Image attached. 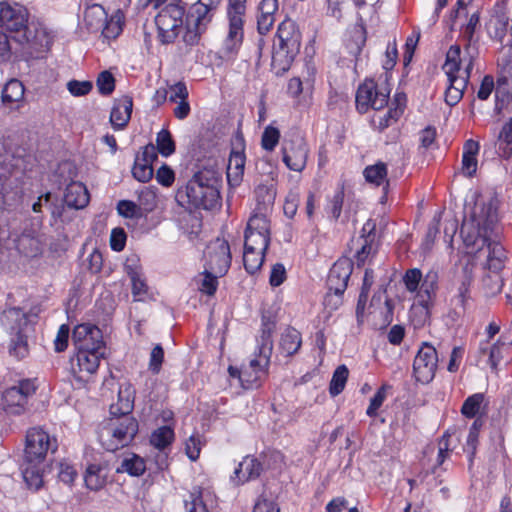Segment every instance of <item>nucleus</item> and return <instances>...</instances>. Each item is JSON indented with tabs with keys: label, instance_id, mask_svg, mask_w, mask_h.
I'll use <instances>...</instances> for the list:
<instances>
[{
	"label": "nucleus",
	"instance_id": "obj_22",
	"mask_svg": "<svg viewBox=\"0 0 512 512\" xmlns=\"http://www.w3.org/2000/svg\"><path fill=\"white\" fill-rule=\"evenodd\" d=\"M135 389L130 382L120 385L117 403L110 406V415H131L134 409Z\"/></svg>",
	"mask_w": 512,
	"mask_h": 512
},
{
	"label": "nucleus",
	"instance_id": "obj_43",
	"mask_svg": "<svg viewBox=\"0 0 512 512\" xmlns=\"http://www.w3.org/2000/svg\"><path fill=\"white\" fill-rule=\"evenodd\" d=\"M255 197L259 206L258 209L266 210L269 206L273 205L276 197V191L272 184H259L255 188Z\"/></svg>",
	"mask_w": 512,
	"mask_h": 512
},
{
	"label": "nucleus",
	"instance_id": "obj_24",
	"mask_svg": "<svg viewBox=\"0 0 512 512\" xmlns=\"http://www.w3.org/2000/svg\"><path fill=\"white\" fill-rule=\"evenodd\" d=\"M109 468L106 463H93L88 465L84 474V482L91 491L101 490L107 483Z\"/></svg>",
	"mask_w": 512,
	"mask_h": 512
},
{
	"label": "nucleus",
	"instance_id": "obj_42",
	"mask_svg": "<svg viewBox=\"0 0 512 512\" xmlns=\"http://www.w3.org/2000/svg\"><path fill=\"white\" fill-rule=\"evenodd\" d=\"M348 376L349 370L346 365H340L335 369L329 384V393L332 397L342 393L348 380Z\"/></svg>",
	"mask_w": 512,
	"mask_h": 512
},
{
	"label": "nucleus",
	"instance_id": "obj_30",
	"mask_svg": "<svg viewBox=\"0 0 512 512\" xmlns=\"http://www.w3.org/2000/svg\"><path fill=\"white\" fill-rule=\"evenodd\" d=\"M107 20L105 9L99 4L88 6L84 11V25L86 29L95 33L101 30Z\"/></svg>",
	"mask_w": 512,
	"mask_h": 512
},
{
	"label": "nucleus",
	"instance_id": "obj_54",
	"mask_svg": "<svg viewBox=\"0 0 512 512\" xmlns=\"http://www.w3.org/2000/svg\"><path fill=\"white\" fill-rule=\"evenodd\" d=\"M280 140V131L278 128L269 125L262 134L261 146L266 151H273Z\"/></svg>",
	"mask_w": 512,
	"mask_h": 512
},
{
	"label": "nucleus",
	"instance_id": "obj_35",
	"mask_svg": "<svg viewBox=\"0 0 512 512\" xmlns=\"http://www.w3.org/2000/svg\"><path fill=\"white\" fill-rule=\"evenodd\" d=\"M115 471L116 473H128L130 476L138 477L146 471V463L142 457L130 454L121 461Z\"/></svg>",
	"mask_w": 512,
	"mask_h": 512
},
{
	"label": "nucleus",
	"instance_id": "obj_37",
	"mask_svg": "<svg viewBox=\"0 0 512 512\" xmlns=\"http://www.w3.org/2000/svg\"><path fill=\"white\" fill-rule=\"evenodd\" d=\"M503 287V280L499 271L488 270L481 280V288L486 296L499 294Z\"/></svg>",
	"mask_w": 512,
	"mask_h": 512
},
{
	"label": "nucleus",
	"instance_id": "obj_28",
	"mask_svg": "<svg viewBox=\"0 0 512 512\" xmlns=\"http://www.w3.org/2000/svg\"><path fill=\"white\" fill-rule=\"evenodd\" d=\"M105 356V351L102 350H84L77 351L76 360L77 366L80 373H86L87 375L94 374L99 368L100 361Z\"/></svg>",
	"mask_w": 512,
	"mask_h": 512
},
{
	"label": "nucleus",
	"instance_id": "obj_38",
	"mask_svg": "<svg viewBox=\"0 0 512 512\" xmlns=\"http://www.w3.org/2000/svg\"><path fill=\"white\" fill-rule=\"evenodd\" d=\"M218 277L220 276L216 275L215 272H209L207 269H204V271L195 278L199 291L208 296H213L218 288Z\"/></svg>",
	"mask_w": 512,
	"mask_h": 512
},
{
	"label": "nucleus",
	"instance_id": "obj_33",
	"mask_svg": "<svg viewBox=\"0 0 512 512\" xmlns=\"http://www.w3.org/2000/svg\"><path fill=\"white\" fill-rule=\"evenodd\" d=\"M479 152V143L469 139L463 146L462 172L467 177H472L477 170V154Z\"/></svg>",
	"mask_w": 512,
	"mask_h": 512
},
{
	"label": "nucleus",
	"instance_id": "obj_14",
	"mask_svg": "<svg viewBox=\"0 0 512 512\" xmlns=\"http://www.w3.org/2000/svg\"><path fill=\"white\" fill-rule=\"evenodd\" d=\"M205 269L213 271L216 275L224 276L231 266V252L229 243L217 238L210 242L205 250Z\"/></svg>",
	"mask_w": 512,
	"mask_h": 512
},
{
	"label": "nucleus",
	"instance_id": "obj_63",
	"mask_svg": "<svg viewBox=\"0 0 512 512\" xmlns=\"http://www.w3.org/2000/svg\"><path fill=\"white\" fill-rule=\"evenodd\" d=\"M127 235L123 228H114L110 236V247L113 251L120 252L124 249Z\"/></svg>",
	"mask_w": 512,
	"mask_h": 512
},
{
	"label": "nucleus",
	"instance_id": "obj_56",
	"mask_svg": "<svg viewBox=\"0 0 512 512\" xmlns=\"http://www.w3.org/2000/svg\"><path fill=\"white\" fill-rule=\"evenodd\" d=\"M96 85L101 95H110L115 89V78L109 71H102L97 78Z\"/></svg>",
	"mask_w": 512,
	"mask_h": 512
},
{
	"label": "nucleus",
	"instance_id": "obj_29",
	"mask_svg": "<svg viewBox=\"0 0 512 512\" xmlns=\"http://www.w3.org/2000/svg\"><path fill=\"white\" fill-rule=\"evenodd\" d=\"M438 283V275L434 271H429L422 279L416 293L418 303L428 309L429 304L435 296Z\"/></svg>",
	"mask_w": 512,
	"mask_h": 512
},
{
	"label": "nucleus",
	"instance_id": "obj_11",
	"mask_svg": "<svg viewBox=\"0 0 512 512\" xmlns=\"http://www.w3.org/2000/svg\"><path fill=\"white\" fill-rule=\"evenodd\" d=\"M351 273L352 265L347 260L334 263L327 277L328 293L324 299L325 305L337 308L341 304V297L347 288Z\"/></svg>",
	"mask_w": 512,
	"mask_h": 512
},
{
	"label": "nucleus",
	"instance_id": "obj_49",
	"mask_svg": "<svg viewBox=\"0 0 512 512\" xmlns=\"http://www.w3.org/2000/svg\"><path fill=\"white\" fill-rule=\"evenodd\" d=\"M157 95L166 99L168 95V99L170 102H178L188 98V90L186 84L184 82H177L174 85L170 86L169 90L157 91Z\"/></svg>",
	"mask_w": 512,
	"mask_h": 512
},
{
	"label": "nucleus",
	"instance_id": "obj_12",
	"mask_svg": "<svg viewBox=\"0 0 512 512\" xmlns=\"http://www.w3.org/2000/svg\"><path fill=\"white\" fill-rule=\"evenodd\" d=\"M35 382L31 379H23L17 385L7 388L2 393V406L5 412L13 415H21L26 411L28 399L36 392Z\"/></svg>",
	"mask_w": 512,
	"mask_h": 512
},
{
	"label": "nucleus",
	"instance_id": "obj_4",
	"mask_svg": "<svg viewBox=\"0 0 512 512\" xmlns=\"http://www.w3.org/2000/svg\"><path fill=\"white\" fill-rule=\"evenodd\" d=\"M279 45L272 55V67L277 75L287 72L301 47V33L291 19L283 20L277 29Z\"/></svg>",
	"mask_w": 512,
	"mask_h": 512
},
{
	"label": "nucleus",
	"instance_id": "obj_3",
	"mask_svg": "<svg viewBox=\"0 0 512 512\" xmlns=\"http://www.w3.org/2000/svg\"><path fill=\"white\" fill-rule=\"evenodd\" d=\"M57 448V439L43 429L28 430L21 471L30 489L38 490L42 487L46 457L49 452H56Z\"/></svg>",
	"mask_w": 512,
	"mask_h": 512
},
{
	"label": "nucleus",
	"instance_id": "obj_36",
	"mask_svg": "<svg viewBox=\"0 0 512 512\" xmlns=\"http://www.w3.org/2000/svg\"><path fill=\"white\" fill-rule=\"evenodd\" d=\"M127 275L129 276L132 283V295L135 301L145 300L148 294V286L145 280L142 278V274L137 268L127 264L125 266Z\"/></svg>",
	"mask_w": 512,
	"mask_h": 512
},
{
	"label": "nucleus",
	"instance_id": "obj_39",
	"mask_svg": "<svg viewBox=\"0 0 512 512\" xmlns=\"http://www.w3.org/2000/svg\"><path fill=\"white\" fill-rule=\"evenodd\" d=\"M24 86L17 80L12 79L7 82L2 91V101L4 104H13L24 98Z\"/></svg>",
	"mask_w": 512,
	"mask_h": 512
},
{
	"label": "nucleus",
	"instance_id": "obj_48",
	"mask_svg": "<svg viewBox=\"0 0 512 512\" xmlns=\"http://www.w3.org/2000/svg\"><path fill=\"white\" fill-rule=\"evenodd\" d=\"M472 280H473L472 271H471V269H469L468 266H466L463 269L462 282L458 288V294L456 296L457 303L463 308V310L466 309L467 302L470 298L469 289H470Z\"/></svg>",
	"mask_w": 512,
	"mask_h": 512
},
{
	"label": "nucleus",
	"instance_id": "obj_58",
	"mask_svg": "<svg viewBox=\"0 0 512 512\" xmlns=\"http://www.w3.org/2000/svg\"><path fill=\"white\" fill-rule=\"evenodd\" d=\"M164 361V349L161 344L154 346L150 353L149 359V370L153 374H158L161 370L162 363Z\"/></svg>",
	"mask_w": 512,
	"mask_h": 512
},
{
	"label": "nucleus",
	"instance_id": "obj_25",
	"mask_svg": "<svg viewBox=\"0 0 512 512\" xmlns=\"http://www.w3.org/2000/svg\"><path fill=\"white\" fill-rule=\"evenodd\" d=\"M262 470V464L256 458L247 456L239 463L231 479L237 485L243 484L259 477Z\"/></svg>",
	"mask_w": 512,
	"mask_h": 512
},
{
	"label": "nucleus",
	"instance_id": "obj_19",
	"mask_svg": "<svg viewBox=\"0 0 512 512\" xmlns=\"http://www.w3.org/2000/svg\"><path fill=\"white\" fill-rule=\"evenodd\" d=\"M308 152L309 149L305 140L296 137L283 144V162L290 170L301 172L306 167Z\"/></svg>",
	"mask_w": 512,
	"mask_h": 512
},
{
	"label": "nucleus",
	"instance_id": "obj_62",
	"mask_svg": "<svg viewBox=\"0 0 512 512\" xmlns=\"http://www.w3.org/2000/svg\"><path fill=\"white\" fill-rule=\"evenodd\" d=\"M76 477L77 471L72 465L66 462L59 464L58 478L61 482L72 485Z\"/></svg>",
	"mask_w": 512,
	"mask_h": 512
},
{
	"label": "nucleus",
	"instance_id": "obj_59",
	"mask_svg": "<svg viewBox=\"0 0 512 512\" xmlns=\"http://www.w3.org/2000/svg\"><path fill=\"white\" fill-rule=\"evenodd\" d=\"M386 399V386H381L374 396L370 400V404L367 408L366 414L369 417H375L377 415L378 409L382 406L383 402Z\"/></svg>",
	"mask_w": 512,
	"mask_h": 512
},
{
	"label": "nucleus",
	"instance_id": "obj_8",
	"mask_svg": "<svg viewBox=\"0 0 512 512\" xmlns=\"http://www.w3.org/2000/svg\"><path fill=\"white\" fill-rule=\"evenodd\" d=\"M4 318L9 323L11 342L9 353L18 359H23L29 353L26 330L28 317L20 308H10L4 312Z\"/></svg>",
	"mask_w": 512,
	"mask_h": 512
},
{
	"label": "nucleus",
	"instance_id": "obj_44",
	"mask_svg": "<svg viewBox=\"0 0 512 512\" xmlns=\"http://www.w3.org/2000/svg\"><path fill=\"white\" fill-rule=\"evenodd\" d=\"M155 147L164 157H169L175 152V141L173 140L172 134L169 130L162 129L157 133Z\"/></svg>",
	"mask_w": 512,
	"mask_h": 512
},
{
	"label": "nucleus",
	"instance_id": "obj_23",
	"mask_svg": "<svg viewBox=\"0 0 512 512\" xmlns=\"http://www.w3.org/2000/svg\"><path fill=\"white\" fill-rule=\"evenodd\" d=\"M278 11V0H262L258 6L257 30L263 36L275 23V13Z\"/></svg>",
	"mask_w": 512,
	"mask_h": 512
},
{
	"label": "nucleus",
	"instance_id": "obj_5",
	"mask_svg": "<svg viewBox=\"0 0 512 512\" xmlns=\"http://www.w3.org/2000/svg\"><path fill=\"white\" fill-rule=\"evenodd\" d=\"M138 421L132 415H111L98 438L107 451H116L129 445L138 433Z\"/></svg>",
	"mask_w": 512,
	"mask_h": 512
},
{
	"label": "nucleus",
	"instance_id": "obj_55",
	"mask_svg": "<svg viewBox=\"0 0 512 512\" xmlns=\"http://www.w3.org/2000/svg\"><path fill=\"white\" fill-rule=\"evenodd\" d=\"M423 279V275L420 269L412 268L408 269L403 276V283L407 291L414 293L418 291V288Z\"/></svg>",
	"mask_w": 512,
	"mask_h": 512
},
{
	"label": "nucleus",
	"instance_id": "obj_18",
	"mask_svg": "<svg viewBox=\"0 0 512 512\" xmlns=\"http://www.w3.org/2000/svg\"><path fill=\"white\" fill-rule=\"evenodd\" d=\"M59 172L62 174L63 172H68L70 183L66 185L65 193H64V202L70 208L82 209L86 207L89 203V193L86 186L77 181H73V177L76 175L75 168L71 163L65 162L59 166Z\"/></svg>",
	"mask_w": 512,
	"mask_h": 512
},
{
	"label": "nucleus",
	"instance_id": "obj_46",
	"mask_svg": "<svg viewBox=\"0 0 512 512\" xmlns=\"http://www.w3.org/2000/svg\"><path fill=\"white\" fill-rule=\"evenodd\" d=\"M174 440V430L169 426H162L156 429L150 437V443L162 450L169 446Z\"/></svg>",
	"mask_w": 512,
	"mask_h": 512
},
{
	"label": "nucleus",
	"instance_id": "obj_31",
	"mask_svg": "<svg viewBox=\"0 0 512 512\" xmlns=\"http://www.w3.org/2000/svg\"><path fill=\"white\" fill-rule=\"evenodd\" d=\"M301 344V333L297 329L289 326L281 334L279 348L281 353L286 357L296 354L299 351Z\"/></svg>",
	"mask_w": 512,
	"mask_h": 512
},
{
	"label": "nucleus",
	"instance_id": "obj_7",
	"mask_svg": "<svg viewBox=\"0 0 512 512\" xmlns=\"http://www.w3.org/2000/svg\"><path fill=\"white\" fill-rule=\"evenodd\" d=\"M185 3L172 0L165 5L155 18L159 37L164 44L173 43L184 23Z\"/></svg>",
	"mask_w": 512,
	"mask_h": 512
},
{
	"label": "nucleus",
	"instance_id": "obj_1",
	"mask_svg": "<svg viewBox=\"0 0 512 512\" xmlns=\"http://www.w3.org/2000/svg\"><path fill=\"white\" fill-rule=\"evenodd\" d=\"M498 222L497 199L479 201L476 202L470 219L463 222L460 234L471 253L478 252L487 246V269L500 272L504 268L506 253L498 241Z\"/></svg>",
	"mask_w": 512,
	"mask_h": 512
},
{
	"label": "nucleus",
	"instance_id": "obj_26",
	"mask_svg": "<svg viewBox=\"0 0 512 512\" xmlns=\"http://www.w3.org/2000/svg\"><path fill=\"white\" fill-rule=\"evenodd\" d=\"M133 109V100L130 96H123L115 100L110 114V121L117 129H123L128 124Z\"/></svg>",
	"mask_w": 512,
	"mask_h": 512
},
{
	"label": "nucleus",
	"instance_id": "obj_6",
	"mask_svg": "<svg viewBox=\"0 0 512 512\" xmlns=\"http://www.w3.org/2000/svg\"><path fill=\"white\" fill-rule=\"evenodd\" d=\"M177 197L187 198V202L195 209L210 210L216 207L220 194L210 183V179L202 172L196 173L184 189L177 192Z\"/></svg>",
	"mask_w": 512,
	"mask_h": 512
},
{
	"label": "nucleus",
	"instance_id": "obj_32",
	"mask_svg": "<svg viewBox=\"0 0 512 512\" xmlns=\"http://www.w3.org/2000/svg\"><path fill=\"white\" fill-rule=\"evenodd\" d=\"M245 161L246 157L243 150L231 151L227 167V179L229 183L238 185L242 181Z\"/></svg>",
	"mask_w": 512,
	"mask_h": 512
},
{
	"label": "nucleus",
	"instance_id": "obj_10",
	"mask_svg": "<svg viewBox=\"0 0 512 512\" xmlns=\"http://www.w3.org/2000/svg\"><path fill=\"white\" fill-rule=\"evenodd\" d=\"M212 18L213 15H208L206 9L204 10V8L199 5H192L185 14V20L182 26V42L187 47L198 46Z\"/></svg>",
	"mask_w": 512,
	"mask_h": 512
},
{
	"label": "nucleus",
	"instance_id": "obj_60",
	"mask_svg": "<svg viewBox=\"0 0 512 512\" xmlns=\"http://www.w3.org/2000/svg\"><path fill=\"white\" fill-rule=\"evenodd\" d=\"M402 113H403V108H401L400 106H397L394 109L390 108L384 116L379 117L377 129L380 132H382L387 127H389L393 122H396L399 119V117L402 115Z\"/></svg>",
	"mask_w": 512,
	"mask_h": 512
},
{
	"label": "nucleus",
	"instance_id": "obj_47",
	"mask_svg": "<svg viewBox=\"0 0 512 512\" xmlns=\"http://www.w3.org/2000/svg\"><path fill=\"white\" fill-rule=\"evenodd\" d=\"M499 155L505 159L512 155V124L507 122L498 137Z\"/></svg>",
	"mask_w": 512,
	"mask_h": 512
},
{
	"label": "nucleus",
	"instance_id": "obj_20",
	"mask_svg": "<svg viewBox=\"0 0 512 512\" xmlns=\"http://www.w3.org/2000/svg\"><path fill=\"white\" fill-rule=\"evenodd\" d=\"M228 32L223 40V51L232 54L239 50L244 39L245 16L227 14Z\"/></svg>",
	"mask_w": 512,
	"mask_h": 512
},
{
	"label": "nucleus",
	"instance_id": "obj_17",
	"mask_svg": "<svg viewBox=\"0 0 512 512\" xmlns=\"http://www.w3.org/2000/svg\"><path fill=\"white\" fill-rule=\"evenodd\" d=\"M72 341L76 351H106L102 331L91 323L77 325L73 329Z\"/></svg>",
	"mask_w": 512,
	"mask_h": 512
},
{
	"label": "nucleus",
	"instance_id": "obj_57",
	"mask_svg": "<svg viewBox=\"0 0 512 512\" xmlns=\"http://www.w3.org/2000/svg\"><path fill=\"white\" fill-rule=\"evenodd\" d=\"M157 205V196L155 192L149 188H145L139 194V205L143 209L144 216L153 211Z\"/></svg>",
	"mask_w": 512,
	"mask_h": 512
},
{
	"label": "nucleus",
	"instance_id": "obj_50",
	"mask_svg": "<svg viewBox=\"0 0 512 512\" xmlns=\"http://www.w3.org/2000/svg\"><path fill=\"white\" fill-rule=\"evenodd\" d=\"M460 46L453 45L449 48L446 54V61L443 66L446 74L452 75L453 73H458L460 70L461 59H460Z\"/></svg>",
	"mask_w": 512,
	"mask_h": 512
},
{
	"label": "nucleus",
	"instance_id": "obj_52",
	"mask_svg": "<svg viewBox=\"0 0 512 512\" xmlns=\"http://www.w3.org/2000/svg\"><path fill=\"white\" fill-rule=\"evenodd\" d=\"M132 175L137 181L146 183L152 179L154 175V168L136 156L132 168Z\"/></svg>",
	"mask_w": 512,
	"mask_h": 512
},
{
	"label": "nucleus",
	"instance_id": "obj_41",
	"mask_svg": "<svg viewBox=\"0 0 512 512\" xmlns=\"http://www.w3.org/2000/svg\"><path fill=\"white\" fill-rule=\"evenodd\" d=\"M266 251L245 250L243 252V264L247 273L255 274L263 265Z\"/></svg>",
	"mask_w": 512,
	"mask_h": 512
},
{
	"label": "nucleus",
	"instance_id": "obj_13",
	"mask_svg": "<svg viewBox=\"0 0 512 512\" xmlns=\"http://www.w3.org/2000/svg\"><path fill=\"white\" fill-rule=\"evenodd\" d=\"M270 244V224L263 215H254L247 223L244 235L245 250L267 251Z\"/></svg>",
	"mask_w": 512,
	"mask_h": 512
},
{
	"label": "nucleus",
	"instance_id": "obj_40",
	"mask_svg": "<svg viewBox=\"0 0 512 512\" xmlns=\"http://www.w3.org/2000/svg\"><path fill=\"white\" fill-rule=\"evenodd\" d=\"M366 43V30L363 26H356L351 31L350 40L347 43L349 53L353 55L356 62L359 60V56L362 52L363 47Z\"/></svg>",
	"mask_w": 512,
	"mask_h": 512
},
{
	"label": "nucleus",
	"instance_id": "obj_64",
	"mask_svg": "<svg viewBox=\"0 0 512 512\" xmlns=\"http://www.w3.org/2000/svg\"><path fill=\"white\" fill-rule=\"evenodd\" d=\"M156 180L165 187H170L175 181L174 171L166 164H163L156 172Z\"/></svg>",
	"mask_w": 512,
	"mask_h": 512
},
{
	"label": "nucleus",
	"instance_id": "obj_2",
	"mask_svg": "<svg viewBox=\"0 0 512 512\" xmlns=\"http://www.w3.org/2000/svg\"><path fill=\"white\" fill-rule=\"evenodd\" d=\"M28 17L25 7L0 2V27L13 33V39L38 58L50 50L53 36L42 23L28 22Z\"/></svg>",
	"mask_w": 512,
	"mask_h": 512
},
{
	"label": "nucleus",
	"instance_id": "obj_61",
	"mask_svg": "<svg viewBox=\"0 0 512 512\" xmlns=\"http://www.w3.org/2000/svg\"><path fill=\"white\" fill-rule=\"evenodd\" d=\"M92 82L71 80L67 83V89L73 96H85L92 90Z\"/></svg>",
	"mask_w": 512,
	"mask_h": 512
},
{
	"label": "nucleus",
	"instance_id": "obj_51",
	"mask_svg": "<svg viewBox=\"0 0 512 512\" xmlns=\"http://www.w3.org/2000/svg\"><path fill=\"white\" fill-rule=\"evenodd\" d=\"M484 401L482 393H475L469 396L461 407V413L467 418H474L480 410L481 404Z\"/></svg>",
	"mask_w": 512,
	"mask_h": 512
},
{
	"label": "nucleus",
	"instance_id": "obj_9",
	"mask_svg": "<svg viewBox=\"0 0 512 512\" xmlns=\"http://www.w3.org/2000/svg\"><path fill=\"white\" fill-rule=\"evenodd\" d=\"M390 89L385 83L379 85L373 79H366L356 92V108L361 114L369 109L381 110L389 100Z\"/></svg>",
	"mask_w": 512,
	"mask_h": 512
},
{
	"label": "nucleus",
	"instance_id": "obj_15",
	"mask_svg": "<svg viewBox=\"0 0 512 512\" xmlns=\"http://www.w3.org/2000/svg\"><path fill=\"white\" fill-rule=\"evenodd\" d=\"M438 355L436 349L424 343L413 362V373L417 382L428 384L435 377Z\"/></svg>",
	"mask_w": 512,
	"mask_h": 512
},
{
	"label": "nucleus",
	"instance_id": "obj_45",
	"mask_svg": "<svg viewBox=\"0 0 512 512\" xmlns=\"http://www.w3.org/2000/svg\"><path fill=\"white\" fill-rule=\"evenodd\" d=\"M123 30V16L118 12L110 19L107 18L101 28L102 36L108 40L116 39Z\"/></svg>",
	"mask_w": 512,
	"mask_h": 512
},
{
	"label": "nucleus",
	"instance_id": "obj_53",
	"mask_svg": "<svg viewBox=\"0 0 512 512\" xmlns=\"http://www.w3.org/2000/svg\"><path fill=\"white\" fill-rule=\"evenodd\" d=\"M119 215L125 218L140 219L144 217L142 207L130 200H121L117 204Z\"/></svg>",
	"mask_w": 512,
	"mask_h": 512
},
{
	"label": "nucleus",
	"instance_id": "obj_21",
	"mask_svg": "<svg viewBox=\"0 0 512 512\" xmlns=\"http://www.w3.org/2000/svg\"><path fill=\"white\" fill-rule=\"evenodd\" d=\"M276 329V322L271 317L262 316L260 336L258 339V349L260 358L265 359V365H269L273 350L272 335Z\"/></svg>",
	"mask_w": 512,
	"mask_h": 512
},
{
	"label": "nucleus",
	"instance_id": "obj_34",
	"mask_svg": "<svg viewBox=\"0 0 512 512\" xmlns=\"http://www.w3.org/2000/svg\"><path fill=\"white\" fill-rule=\"evenodd\" d=\"M363 175L368 183L380 186L385 184L383 187L384 196L387 195L389 181L387 180V165L384 162H377L374 165L367 166Z\"/></svg>",
	"mask_w": 512,
	"mask_h": 512
},
{
	"label": "nucleus",
	"instance_id": "obj_27",
	"mask_svg": "<svg viewBox=\"0 0 512 512\" xmlns=\"http://www.w3.org/2000/svg\"><path fill=\"white\" fill-rule=\"evenodd\" d=\"M211 495L199 486H195L184 499L186 512H210Z\"/></svg>",
	"mask_w": 512,
	"mask_h": 512
},
{
	"label": "nucleus",
	"instance_id": "obj_16",
	"mask_svg": "<svg viewBox=\"0 0 512 512\" xmlns=\"http://www.w3.org/2000/svg\"><path fill=\"white\" fill-rule=\"evenodd\" d=\"M509 346L501 336L496 342L491 343L489 340L480 341L477 348L471 352V357L475 360V365H488L492 371L498 370V365L503 359L504 350Z\"/></svg>",
	"mask_w": 512,
	"mask_h": 512
}]
</instances>
